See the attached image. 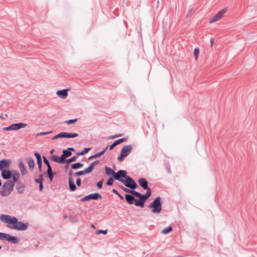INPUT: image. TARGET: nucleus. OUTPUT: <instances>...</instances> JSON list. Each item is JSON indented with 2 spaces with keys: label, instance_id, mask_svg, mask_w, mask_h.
Wrapping results in <instances>:
<instances>
[{
  "label": "nucleus",
  "instance_id": "obj_1",
  "mask_svg": "<svg viewBox=\"0 0 257 257\" xmlns=\"http://www.w3.org/2000/svg\"><path fill=\"white\" fill-rule=\"evenodd\" d=\"M0 219L5 223L12 224L13 225L10 227L11 229L24 231L28 227V223L19 221L16 217H12L10 215L2 214L0 216Z\"/></svg>",
  "mask_w": 257,
  "mask_h": 257
},
{
  "label": "nucleus",
  "instance_id": "obj_2",
  "mask_svg": "<svg viewBox=\"0 0 257 257\" xmlns=\"http://www.w3.org/2000/svg\"><path fill=\"white\" fill-rule=\"evenodd\" d=\"M15 184L11 180L7 181L2 186L0 194L3 197L8 196L13 191Z\"/></svg>",
  "mask_w": 257,
  "mask_h": 257
},
{
  "label": "nucleus",
  "instance_id": "obj_3",
  "mask_svg": "<svg viewBox=\"0 0 257 257\" xmlns=\"http://www.w3.org/2000/svg\"><path fill=\"white\" fill-rule=\"evenodd\" d=\"M145 190H147V192L144 195L137 191L136 197L139 198V199H137L135 200V205L136 206L143 207L146 200L151 196V192L150 188H149L148 189H146Z\"/></svg>",
  "mask_w": 257,
  "mask_h": 257
},
{
  "label": "nucleus",
  "instance_id": "obj_4",
  "mask_svg": "<svg viewBox=\"0 0 257 257\" xmlns=\"http://www.w3.org/2000/svg\"><path fill=\"white\" fill-rule=\"evenodd\" d=\"M149 208H152V212L154 213L159 214L162 210L161 198L160 196L156 197L149 206Z\"/></svg>",
  "mask_w": 257,
  "mask_h": 257
},
{
  "label": "nucleus",
  "instance_id": "obj_5",
  "mask_svg": "<svg viewBox=\"0 0 257 257\" xmlns=\"http://www.w3.org/2000/svg\"><path fill=\"white\" fill-rule=\"evenodd\" d=\"M133 147L131 145H125L121 150L120 154L117 157L118 161H122L124 158L127 157L132 150Z\"/></svg>",
  "mask_w": 257,
  "mask_h": 257
},
{
  "label": "nucleus",
  "instance_id": "obj_6",
  "mask_svg": "<svg viewBox=\"0 0 257 257\" xmlns=\"http://www.w3.org/2000/svg\"><path fill=\"white\" fill-rule=\"evenodd\" d=\"M123 184L127 188L134 190L137 187V184L135 181L130 176H127L125 177Z\"/></svg>",
  "mask_w": 257,
  "mask_h": 257
},
{
  "label": "nucleus",
  "instance_id": "obj_7",
  "mask_svg": "<svg viewBox=\"0 0 257 257\" xmlns=\"http://www.w3.org/2000/svg\"><path fill=\"white\" fill-rule=\"evenodd\" d=\"M126 174L127 172L125 170H120L115 172V175H113V178L123 183L125 177L127 176Z\"/></svg>",
  "mask_w": 257,
  "mask_h": 257
},
{
  "label": "nucleus",
  "instance_id": "obj_8",
  "mask_svg": "<svg viewBox=\"0 0 257 257\" xmlns=\"http://www.w3.org/2000/svg\"><path fill=\"white\" fill-rule=\"evenodd\" d=\"M226 9H224L220 11L209 20V23L212 24L218 21L220 19L223 17L224 14L226 12Z\"/></svg>",
  "mask_w": 257,
  "mask_h": 257
},
{
  "label": "nucleus",
  "instance_id": "obj_9",
  "mask_svg": "<svg viewBox=\"0 0 257 257\" xmlns=\"http://www.w3.org/2000/svg\"><path fill=\"white\" fill-rule=\"evenodd\" d=\"M102 197L101 195L98 193H92L88 195L81 199L80 201L82 202L89 201L91 199L98 200Z\"/></svg>",
  "mask_w": 257,
  "mask_h": 257
},
{
  "label": "nucleus",
  "instance_id": "obj_10",
  "mask_svg": "<svg viewBox=\"0 0 257 257\" xmlns=\"http://www.w3.org/2000/svg\"><path fill=\"white\" fill-rule=\"evenodd\" d=\"M11 163V161L8 159H3L0 160V171H2L5 168L9 167Z\"/></svg>",
  "mask_w": 257,
  "mask_h": 257
},
{
  "label": "nucleus",
  "instance_id": "obj_11",
  "mask_svg": "<svg viewBox=\"0 0 257 257\" xmlns=\"http://www.w3.org/2000/svg\"><path fill=\"white\" fill-rule=\"evenodd\" d=\"M4 239H5L6 240L11 242L14 244H17L19 242V239L16 237L12 236L9 234L6 233Z\"/></svg>",
  "mask_w": 257,
  "mask_h": 257
},
{
  "label": "nucleus",
  "instance_id": "obj_12",
  "mask_svg": "<svg viewBox=\"0 0 257 257\" xmlns=\"http://www.w3.org/2000/svg\"><path fill=\"white\" fill-rule=\"evenodd\" d=\"M1 176L5 180H9L11 178L12 176V173L7 169H4L1 171Z\"/></svg>",
  "mask_w": 257,
  "mask_h": 257
},
{
  "label": "nucleus",
  "instance_id": "obj_13",
  "mask_svg": "<svg viewBox=\"0 0 257 257\" xmlns=\"http://www.w3.org/2000/svg\"><path fill=\"white\" fill-rule=\"evenodd\" d=\"M61 138H74L78 136L77 133H66L61 132L60 133Z\"/></svg>",
  "mask_w": 257,
  "mask_h": 257
},
{
  "label": "nucleus",
  "instance_id": "obj_14",
  "mask_svg": "<svg viewBox=\"0 0 257 257\" xmlns=\"http://www.w3.org/2000/svg\"><path fill=\"white\" fill-rule=\"evenodd\" d=\"M12 130H18L26 127L27 124L23 122L15 123L11 124Z\"/></svg>",
  "mask_w": 257,
  "mask_h": 257
},
{
  "label": "nucleus",
  "instance_id": "obj_15",
  "mask_svg": "<svg viewBox=\"0 0 257 257\" xmlns=\"http://www.w3.org/2000/svg\"><path fill=\"white\" fill-rule=\"evenodd\" d=\"M50 159L55 162L58 163L60 164H64V159L62 157V155L60 157H58L56 155H52Z\"/></svg>",
  "mask_w": 257,
  "mask_h": 257
},
{
  "label": "nucleus",
  "instance_id": "obj_16",
  "mask_svg": "<svg viewBox=\"0 0 257 257\" xmlns=\"http://www.w3.org/2000/svg\"><path fill=\"white\" fill-rule=\"evenodd\" d=\"M57 95L61 98H65L68 96V89H64L58 90L56 92Z\"/></svg>",
  "mask_w": 257,
  "mask_h": 257
},
{
  "label": "nucleus",
  "instance_id": "obj_17",
  "mask_svg": "<svg viewBox=\"0 0 257 257\" xmlns=\"http://www.w3.org/2000/svg\"><path fill=\"white\" fill-rule=\"evenodd\" d=\"M139 185L144 189H148V182L145 178H140L138 181Z\"/></svg>",
  "mask_w": 257,
  "mask_h": 257
},
{
  "label": "nucleus",
  "instance_id": "obj_18",
  "mask_svg": "<svg viewBox=\"0 0 257 257\" xmlns=\"http://www.w3.org/2000/svg\"><path fill=\"white\" fill-rule=\"evenodd\" d=\"M134 197L135 196L132 194H125V200L129 204H132L134 203H135V200L136 199H135Z\"/></svg>",
  "mask_w": 257,
  "mask_h": 257
},
{
  "label": "nucleus",
  "instance_id": "obj_19",
  "mask_svg": "<svg viewBox=\"0 0 257 257\" xmlns=\"http://www.w3.org/2000/svg\"><path fill=\"white\" fill-rule=\"evenodd\" d=\"M25 187V185L23 183L19 182L16 186V189L17 190L18 193L22 194L24 192Z\"/></svg>",
  "mask_w": 257,
  "mask_h": 257
},
{
  "label": "nucleus",
  "instance_id": "obj_20",
  "mask_svg": "<svg viewBox=\"0 0 257 257\" xmlns=\"http://www.w3.org/2000/svg\"><path fill=\"white\" fill-rule=\"evenodd\" d=\"M19 168L20 170L22 176H24L27 173V170L26 169L25 166L22 161H20L18 164Z\"/></svg>",
  "mask_w": 257,
  "mask_h": 257
},
{
  "label": "nucleus",
  "instance_id": "obj_21",
  "mask_svg": "<svg viewBox=\"0 0 257 257\" xmlns=\"http://www.w3.org/2000/svg\"><path fill=\"white\" fill-rule=\"evenodd\" d=\"M68 184L70 191H74L76 190V186L72 178H68Z\"/></svg>",
  "mask_w": 257,
  "mask_h": 257
},
{
  "label": "nucleus",
  "instance_id": "obj_22",
  "mask_svg": "<svg viewBox=\"0 0 257 257\" xmlns=\"http://www.w3.org/2000/svg\"><path fill=\"white\" fill-rule=\"evenodd\" d=\"M12 177L13 178V182H14V183L18 182L20 176V173L16 170H12Z\"/></svg>",
  "mask_w": 257,
  "mask_h": 257
},
{
  "label": "nucleus",
  "instance_id": "obj_23",
  "mask_svg": "<svg viewBox=\"0 0 257 257\" xmlns=\"http://www.w3.org/2000/svg\"><path fill=\"white\" fill-rule=\"evenodd\" d=\"M27 160L28 162V165L30 170L31 171H33L35 167V163L34 159L31 157H29L27 158Z\"/></svg>",
  "mask_w": 257,
  "mask_h": 257
},
{
  "label": "nucleus",
  "instance_id": "obj_24",
  "mask_svg": "<svg viewBox=\"0 0 257 257\" xmlns=\"http://www.w3.org/2000/svg\"><path fill=\"white\" fill-rule=\"evenodd\" d=\"M107 148H108V146H107L105 148H104L102 151L99 152L93 155L90 156L88 158V160H91L92 159L96 158L101 156L102 155H103L105 153V152L107 149Z\"/></svg>",
  "mask_w": 257,
  "mask_h": 257
},
{
  "label": "nucleus",
  "instance_id": "obj_25",
  "mask_svg": "<svg viewBox=\"0 0 257 257\" xmlns=\"http://www.w3.org/2000/svg\"><path fill=\"white\" fill-rule=\"evenodd\" d=\"M105 170L106 174L107 176L112 175L113 177V175H115V172L111 168H110L107 166H105Z\"/></svg>",
  "mask_w": 257,
  "mask_h": 257
},
{
  "label": "nucleus",
  "instance_id": "obj_26",
  "mask_svg": "<svg viewBox=\"0 0 257 257\" xmlns=\"http://www.w3.org/2000/svg\"><path fill=\"white\" fill-rule=\"evenodd\" d=\"M47 173L50 181L53 180L54 175L56 174V172H53L52 169H47Z\"/></svg>",
  "mask_w": 257,
  "mask_h": 257
},
{
  "label": "nucleus",
  "instance_id": "obj_27",
  "mask_svg": "<svg viewBox=\"0 0 257 257\" xmlns=\"http://www.w3.org/2000/svg\"><path fill=\"white\" fill-rule=\"evenodd\" d=\"M62 153V156L64 159H66V158L71 156L72 155V152L67 150V149L64 150Z\"/></svg>",
  "mask_w": 257,
  "mask_h": 257
},
{
  "label": "nucleus",
  "instance_id": "obj_28",
  "mask_svg": "<svg viewBox=\"0 0 257 257\" xmlns=\"http://www.w3.org/2000/svg\"><path fill=\"white\" fill-rule=\"evenodd\" d=\"M83 166V164L81 163H74L71 165V168L72 169H78L81 167H82Z\"/></svg>",
  "mask_w": 257,
  "mask_h": 257
},
{
  "label": "nucleus",
  "instance_id": "obj_29",
  "mask_svg": "<svg viewBox=\"0 0 257 257\" xmlns=\"http://www.w3.org/2000/svg\"><path fill=\"white\" fill-rule=\"evenodd\" d=\"M34 155L37 159V164H42V160L40 154L38 152H35Z\"/></svg>",
  "mask_w": 257,
  "mask_h": 257
},
{
  "label": "nucleus",
  "instance_id": "obj_30",
  "mask_svg": "<svg viewBox=\"0 0 257 257\" xmlns=\"http://www.w3.org/2000/svg\"><path fill=\"white\" fill-rule=\"evenodd\" d=\"M77 156H74L72 157L71 158L68 159H64V163H70L71 162L75 161L77 159Z\"/></svg>",
  "mask_w": 257,
  "mask_h": 257
},
{
  "label": "nucleus",
  "instance_id": "obj_31",
  "mask_svg": "<svg viewBox=\"0 0 257 257\" xmlns=\"http://www.w3.org/2000/svg\"><path fill=\"white\" fill-rule=\"evenodd\" d=\"M90 150V148H85L82 152L77 153V155L78 156L84 155L85 154H87Z\"/></svg>",
  "mask_w": 257,
  "mask_h": 257
},
{
  "label": "nucleus",
  "instance_id": "obj_32",
  "mask_svg": "<svg viewBox=\"0 0 257 257\" xmlns=\"http://www.w3.org/2000/svg\"><path fill=\"white\" fill-rule=\"evenodd\" d=\"M123 191H124L125 192H126V193H130L131 194H132V195H134V196L136 197V195L137 194V191H135V190H132V189H129L127 188H125L123 189Z\"/></svg>",
  "mask_w": 257,
  "mask_h": 257
},
{
  "label": "nucleus",
  "instance_id": "obj_33",
  "mask_svg": "<svg viewBox=\"0 0 257 257\" xmlns=\"http://www.w3.org/2000/svg\"><path fill=\"white\" fill-rule=\"evenodd\" d=\"M93 164H90L87 168H85L84 171L85 174L91 173L93 170Z\"/></svg>",
  "mask_w": 257,
  "mask_h": 257
},
{
  "label": "nucleus",
  "instance_id": "obj_34",
  "mask_svg": "<svg viewBox=\"0 0 257 257\" xmlns=\"http://www.w3.org/2000/svg\"><path fill=\"white\" fill-rule=\"evenodd\" d=\"M43 161L45 164L47 166V169H52V167L50 164L49 161L47 160L46 157H43Z\"/></svg>",
  "mask_w": 257,
  "mask_h": 257
},
{
  "label": "nucleus",
  "instance_id": "obj_35",
  "mask_svg": "<svg viewBox=\"0 0 257 257\" xmlns=\"http://www.w3.org/2000/svg\"><path fill=\"white\" fill-rule=\"evenodd\" d=\"M172 230V227L169 226L161 231V233L163 234H167Z\"/></svg>",
  "mask_w": 257,
  "mask_h": 257
},
{
  "label": "nucleus",
  "instance_id": "obj_36",
  "mask_svg": "<svg viewBox=\"0 0 257 257\" xmlns=\"http://www.w3.org/2000/svg\"><path fill=\"white\" fill-rule=\"evenodd\" d=\"M114 179L113 177H110L106 183V185L108 186H112L113 185Z\"/></svg>",
  "mask_w": 257,
  "mask_h": 257
},
{
  "label": "nucleus",
  "instance_id": "obj_37",
  "mask_svg": "<svg viewBox=\"0 0 257 257\" xmlns=\"http://www.w3.org/2000/svg\"><path fill=\"white\" fill-rule=\"evenodd\" d=\"M112 192L117 195L121 200L124 199L123 196L120 194L116 189H113L112 190Z\"/></svg>",
  "mask_w": 257,
  "mask_h": 257
},
{
  "label": "nucleus",
  "instance_id": "obj_38",
  "mask_svg": "<svg viewBox=\"0 0 257 257\" xmlns=\"http://www.w3.org/2000/svg\"><path fill=\"white\" fill-rule=\"evenodd\" d=\"M85 174V173L84 171L82 170V171H80L75 173L74 174V176H75V177L80 176H82V175H83Z\"/></svg>",
  "mask_w": 257,
  "mask_h": 257
},
{
  "label": "nucleus",
  "instance_id": "obj_39",
  "mask_svg": "<svg viewBox=\"0 0 257 257\" xmlns=\"http://www.w3.org/2000/svg\"><path fill=\"white\" fill-rule=\"evenodd\" d=\"M127 138H121V139H119L117 140H116L115 142L116 143V144L117 145L122 143V142H125L127 141Z\"/></svg>",
  "mask_w": 257,
  "mask_h": 257
},
{
  "label": "nucleus",
  "instance_id": "obj_40",
  "mask_svg": "<svg viewBox=\"0 0 257 257\" xmlns=\"http://www.w3.org/2000/svg\"><path fill=\"white\" fill-rule=\"evenodd\" d=\"M199 54V49L198 48H196L194 49V55L196 59L198 58Z\"/></svg>",
  "mask_w": 257,
  "mask_h": 257
},
{
  "label": "nucleus",
  "instance_id": "obj_41",
  "mask_svg": "<svg viewBox=\"0 0 257 257\" xmlns=\"http://www.w3.org/2000/svg\"><path fill=\"white\" fill-rule=\"evenodd\" d=\"M77 120V119L76 118V119H70V120H66V121H65L64 122L67 123V124H72V123H74Z\"/></svg>",
  "mask_w": 257,
  "mask_h": 257
},
{
  "label": "nucleus",
  "instance_id": "obj_42",
  "mask_svg": "<svg viewBox=\"0 0 257 257\" xmlns=\"http://www.w3.org/2000/svg\"><path fill=\"white\" fill-rule=\"evenodd\" d=\"M103 181V180H101L99 181L97 183V184H96V186H97V187L99 189H101V188H102V187Z\"/></svg>",
  "mask_w": 257,
  "mask_h": 257
},
{
  "label": "nucleus",
  "instance_id": "obj_43",
  "mask_svg": "<svg viewBox=\"0 0 257 257\" xmlns=\"http://www.w3.org/2000/svg\"><path fill=\"white\" fill-rule=\"evenodd\" d=\"M107 232V229H105V230H98L96 231V233L97 234H99L100 233H103L104 234H106Z\"/></svg>",
  "mask_w": 257,
  "mask_h": 257
},
{
  "label": "nucleus",
  "instance_id": "obj_44",
  "mask_svg": "<svg viewBox=\"0 0 257 257\" xmlns=\"http://www.w3.org/2000/svg\"><path fill=\"white\" fill-rule=\"evenodd\" d=\"M3 130H4V131H13V130H12V125H10V126H9L4 127V128H3Z\"/></svg>",
  "mask_w": 257,
  "mask_h": 257
},
{
  "label": "nucleus",
  "instance_id": "obj_45",
  "mask_svg": "<svg viewBox=\"0 0 257 257\" xmlns=\"http://www.w3.org/2000/svg\"><path fill=\"white\" fill-rule=\"evenodd\" d=\"M76 185L78 186H81V179L80 178H78L76 179Z\"/></svg>",
  "mask_w": 257,
  "mask_h": 257
},
{
  "label": "nucleus",
  "instance_id": "obj_46",
  "mask_svg": "<svg viewBox=\"0 0 257 257\" xmlns=\"http://www.w3.org/2000/svg\"><path fill=\"white\" fill-rule=\"evenodd\" d=\"M51 133V132H41L40 133H39L37 136H44V135H48L49 134Z\"/></svg>",
  "mask_w": 257,
  "mask_h": 257
},
{
  "label": "nucleus",
  "instance_id": "obj_47",
  "mask_svg": "<svg viewBox=\"0 0 257 257\" xmlns=\"http://www.w3.org/2000/svg\"><path fill=\"white\" fill-rule=\"evenodd\" d=\"M116 146H117V144H116L115 142H114V143L110 146L109 150H112Z\"/></svg>",
  "mask_w": 257,
  "mask_h": 257
},
{
  "label": "nucleus",
  "instance_id": "obj_48",
  "mask_svg": "<svg viewBox=\"0 0 257 257\" xmlns=\"http://www.w3.org/2000/svg\"><path fill=\"white\" fill-rule=\"evenodd\" d=\"M99 163V161H98V160H96V161H94V162H92L91 164H93V165H92V166H93V167L94 168L95 166L96 165L98 164Z\"/></svg>",
  "mask_w": 257,
  "mask_h": 257
},
{
  "label": "nucleus",
  "instance_id": "obj_49",
  "mask_svg": "<svg viewBox=\"0 0 257 257\" xmlns=\"http://www.w3.org/2000/svg\"><path fill=\"white\" fill-rule=\"evenodd\" d=\"M58 138H61V135H60V133L57 134V135L55 136L52 139L53 140H55V139H58Z\"/></svg>",
  "mask_w": 257,
  "mask_h": 257
},
{
  "label": "nucleus",
  "instance_id": "obj_50",
  "mask_svg": "<svg viewBox=\"0 0 257 257\" xmlns=\"http://www.w3.org/2000/svg\"><path fill=\"white\" fill-rule=\"evenodd\" d=\"M44 188L43 184L42 182H41V184H39V190L40 191H42Z\"/></svg>",
  "mask_w": 257,
  "mask_h": 257
},
{
  "label": "nucleus",
  "instance_id": "obj_51",
  "mask_svg": "<svg viewBox=\"0 0 257 257\" xmlns=\"http://www.w3.org/2000/svg\"><path fill=\"white\" fill-rule=\"evenodd\" d=\"M38 179L41 180V181H42L43 182V174H40L39 175V177H38Z\"/></svg>",
  "mask_w": 257,
  "mask_h": 257
},
{
  "label": "nucleus",
  "instance_id": "obj_52",
  "mask_svg": "<svg viewBox=\"0 0 257 257\" xmlns=\"http://www.w3.org/2000/svg\"><path fill=\"white\" fill-rule=\"evenodd\" d=\"M5 233L0 232V239L4 238Z\"/></svg>",
  "mask_w": 257,
  "mask_h": 257
},
{
  "label": "nucleus",
  "instance_id": "obj_53",
  "mask_svg": "<svg viewBox=\"0 0 257 257\" xmlns=\"http://www.w3.org/2000/svg\"><path fill=\"white\" fill-rule=\"evenodd\" d=\"M35 183H39V184H41V182L43 183V182L42 181H41V180L37 179V178L35 179Z\"/></svg>",
  "mask_w": 257,
  "mask_h": 257
},
{
  "label": "nucleus",
  "instance_id": "obj_54",
  "mask_svg": "<svg viewBox=\"0 0 257 257\" xmlns=\"http://www.w3.org/2000/svg\"><path fill=\"white\" fill-rule=\"evenodd\" d=\"M38 165V168L39 169V171L40 172H41L42 171V164H39Z\"/></svg>",
  "mask_w": 257,
  "mask_h": 257
},
{
  "label": "nucleus",
  "instance_id": "obj_55",
  "mask_svg": "<svg viewBox=\"0 0 257 257\" xmlns=\"http://www.w3.org/2000/svg\"><path fill=\"white\" fill-rule=\"evenodd\" d=\"M72 172L71 171H70V172L68 173V176H69V178H72Z\"/></svg>",
  "mask_w": 257,
  "mask_h": 257
},
{
  "label": "nucleus",
  "instance_id": "obj_56",
  "mask_svg": "<svg viewBox=\"0 0 257 257\" xmlns=\"http://www.w3.org/2000/svg\"><path fill=\"white\" fill-rule=\"evenodd\" d=\"M67 150L71 152L72 151H74V149L73 148H68L67 149Z\"/></svg>",
  "mask_w": 257,
  "mask_h": 257
},
{
  "label": "nucleus",
  "instance_id": "obj_57",
  "mask_svg": "<svg viewBox=\"0 0 257 257\" xmlns=\"http://www.w3.org/2000/svg\"><path fill=\"white\" fill-rule=\"evenodd\" d=\"M54 152H55V149H52V150H50V153L51 154H52Z\"/></svg>",
  "mask_w": 257,
  "mask_h": 257
},
{
  "label": "nucleus",
  "instance_id": "obj_58",
  "mask_svg": "<svg viewBox=\"0 0 257 257\" xmlns=\"http://www.w3.org/2000/svg\"><path fill=\"white\" fill-rule=\"evenodd\" d=\"M213 42H214V40H213V39H211L210 40V44H211V46L213 45Z\"/></svg>",
  "mask_w": 257,
  "mask_h": 257
},
{
  "label": "nucleus",
  "instance_id": "obj_59",
  "mask_svg": "<svg viewBox=\"0 0 257 257\" xmlns=\"http://www.w3.org/2000/svg\"><path fill=\"white\" fill-rule=\"evenodd\" d=\"M119 188L123 190V189L125 188L124 187L122 186V185H119Z\"/></svg>",
  "mask_w": 257,
  "mask_h": 257
},
{
  "label": "nucleus",
  "instance_id": "obj_60",
  "mask_svg": "<svg viewBox=\"0 0 257 257\" xmlns=\"http://www.w3.org/2000/svg\"><path fill=\"white\" fill-rule=\"evenodd\" d=\"M167 170H168V173H170L171 172V169H170V168H168L167 169Z\"/></svg>",
  "mask_w": 257,
  "mask_h": 257
},
{
  "label": "nucleus",
  "instance_id": "obj_61",
  "mask_svg": "<svg viewBox=\"0 0 257 257\" xmlns=\"http://www.w3.org/2000/svg\"><path fill=\"white\" fill-rule=\"evenodd\" d=\"M91 227L94 228H95V227L94 225V224H91Z\"/></svg>",
  "mask_w": 257,
  "mask_h": 257
},
{
  "label": "nucleus",
  "instance_id": "obj_62",
  "mask_svg": "<svg viewBox=\"0 0 257 257\" xmlns=\"http://www.w3.org/2000/svg\"><path fill=\"white\" fill-rule=\"evenodd\" d=\"M2 182H1V180H0V187L2 186Z\"/></svg>",
  "mask_w": 257,
  "mask_h": 257
},
{
  "label": "nucleus",
  "instance_id": "obj_63",
  "mask_svg": "<svg viewBox=\"0 0 257 257\" xmlns=\"http://www.w3.org/2000/svg\"><path fill=\"white\" fill-rule=\"evenodd\" d=\"M67 215H64V218H67Z\"/></svg>",
  "mask_w": 257,
  "mask_h": 257
},
{
  "label": "nucleus",
  "instance_id": "obj_64",
  "mask_svg": "<svg viewBox=\"0 0 257 257\" xmlns=\"http://www.w3.org/2000/svg\"><path fill=\"white\" fill-rule=\"evenodd\" d=\"M116 137H112V139L115 138H116Z\"/></svg>",
  "mask_w": 257,
  "mask_h": 257
}]
</instances>
